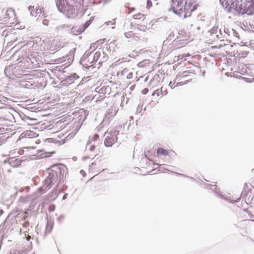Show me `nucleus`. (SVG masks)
Listing matches in <instances>:
<instances>
[{
	"instance_id": "obj_9",
	"label": "nucleus",
	"mask_w": 254,
	"mask_h": 254,
	"mask_svg": "<svg viewBox=\"0 0 254 254\" xmlns=\"http://www.w3.org/2000/svg\"><path fill=\"white\" fill-rule=\"evenodd\" d=\"M52 184V177L51 176V175H49V176L47 177V178L45 180L44 185L47 187V188L49 190L51 188Z\"/></svg>"
},
{
	"instance_id": "obj_19",
	"label": "nucleus",
	"mask_w": 254,
	"mask_h": 254,
	"mask_svg": "<svg viewBox=\"0 0 254 254\" xmlns=\"http://www.w3.org/2000/svg\"><path fill=\"white\" fill-rule=\"evenodd\" d=\"M29 225V223L28 221H25L23 224V227H28Z\"/></svg>"
},
{
	"instance_id": "obj_17",
	"label": "nucleus",
	"mask_w": 254,
	"mask_h": 254,
	"mask_svg": "<svg viewBox=\"0 0 254 254\" xmlns=\"http://www.w3.org/2000/svg\"><path fill=\"white\" fill-rule=\"evenodd\" d=\"M156 4H157V2H156L157 0H152ZM152 1L151 0H147L146 1V6L147 7L149 8L152 6Z\"/></svg>"
},
{
	"instance_id": "obj_26",
	"label": "nucleus",
	"mask_w": 254,
	"mask_h": 254,
	"mask_svg": "<svg viewBox=\"0 0 254 254\" xmlns=\"http://www.w3.org/2000/svg\"><path fill=\"white\" fill-rule=\"evenodd\" d=\"M3 213V211L2 209H0V216L2 215V214Z\"/></svg>"
},
{
	"instance_id": "obj_4",
	"label": "nucleus",
	"mask_w": 254,
	"mask_h": 254,
	"mask_svg": "<svg viewBox=\"0 0 254 254\" xmlns=\"http://www.w3.org/2000/svg\"><path fill=\"white\" fill-rule=\"evenodd\" d=\"M75 0H57L56 4L60 11L73 14L75 12Z\"/></svg>"
},
{
	"instance_id": "obj_31",
	"label": "nucleus",
	"mask_w": 254,
	"mask_h": 254,
	"mask_svg": "<svg viewBox=\"0 0 254 254\" xmlns=\"http://www.w3.org/2000/svg\"><path fill=\"white\" fill-rule=\"evenodd\" d=\"M189 56V53H188L187 55H186V54L185 55V57H187V56Z\"/></svg>"
},
{
	"instance_id": "obj_8",
	"label": "nucleus",
	"mask_w": 254,
	"mask_h": 254,
	"mask_svg": "<svg viewBox=\"0 0 254 254\" xmlns=\"http://www.w3.org/2000/svg\"><path fill=\"white\" fill-rule=\"evenodd\" d=\"M94 62V58L93 56L91 54L89 55H85L81 60V62L82 64L87 66H91V64H92Z\"/></svg>"
},
{
	"instance_id": "obj_6",
	"label": "nucleus",
	"mask_w": 254,
	"mask_h": 254,
	"mask_svg": "<svg viewBox=\"0 0 254 254\" xmlns=\"http://www.w3.org/2000/svg\"><path fill=\"white\" fill-rule=\"evenodd\" d=\"M190 39V35L189 32L185 30H180L177 38V42H183V45L187 44V41Z\"/></svg>"
},
{
	"instance_id": "obj_2",
	"label": "nucleus",
	"mask_w": 254,
	"mask_h": 254,
	"mask_svg": "<svg viewBox=\"0 0 254 254\" xmlns=\"http://www.w3.org/2000/svg\"><path fill=\"white\" fill-rule=\"evenodd\" d=\"M254 0H238L230 4L232 9L239 14L253 15L254 14Z\"/></svg>"
},
{
	"instance_id": "obj_13",
	"label": "nucleus",
	"mask_w": 254,
	"mask_h": 254,
	"mask_svg": "<svg viewBox=\"0 0 254 254\" xmlns=\"http://www.w3.org/2000/svg\"><path fill=\"white\" fill-rule=\"evenodd\" d=\"M166 94H167V93L166 92V91L164 92V93H163L162 92V88H161V89H158L155 90L153 92L152 95L154 96L155 95H156L157 96L159 97V96H162Z\"/></svg>"
},
{
	"instance_id": "obj_27",
	"label": "nucleus",
	"mask_w": 254,
	"mask_h": 254,
	"mask_svg": "<svg viewBox=\"0 0 254 254\" xmlns=\"http://www.w3.org/2000/svg\"><path fill=\"white\" fill-rule=\"evenodd\" d=\"M67 194H64V197H63V199H65L66 198V197H67Z\"/></svg>"
},
{
	"instance_id": "obj_21",
	"label": "nucleus",
	"mask_w": 254,
	"mask_h": 254,
	"mask_svg": "<svg viewBox=\"0 0 254 254\" xmlns=\"http://www.w3.org/2000/svg\"><path fill=\"white\" fill-rule=\"evenodd\" d=\"M224 32L226 34H229V29L226 28H224L223 29Z\"/></svg>"
},
{
	"instance_id": "obj_15",
	"label": "nucleus",
	"mask_w": 254,
	"mask_h": 254,
	"mask_svg": "<svg viewBox=\"0 0 254 254\" xmlns=\"http://www.w3.org/2000/svg\"><path fill=\"white\" fill-rule=\"evenodd\" d=\"M111 51V46L110 44H106V47L103 48V52L105 54H107V53H110Z\"/></svg>"
},
{
	"instance_id": "obj_32",
	"label": "nucleus",
	"mask_w": 254,
	"mask_h": 254,
	"mask_svg": "<svg viewBox=\"0 0 254 254\" xmlns=\"http://www.w3.org/2000/svg\"><path fill=\"white\" fill-rule=\"evenodd\" d=\"M32 133V132H30V131L29 132V134H30V133ZM29 135H30V134H29Z\"/></svg>"
},
{
	"instance_id": "obj_30",
	"label": "nucleus",
	"mask_w": 254,
	"mask_h": 254,
	"mask_svg": "<svg viewBox=\"0 0 254 254\" xmlns=\"http://www.w3.org/2000/svg\"><path fill=\"white\" fill-rule=\"evenodd\" d=\"M170 86L171 87H172V82H170Z\"/></svg>"
},
{
	"instance_id": "obj_16",
	"label": "nucleus",
	"mask_w": 254,
	"mask_h": 254,
	"mask_svg": "<svg viewBox=\"0 0 254 254\" xmlns=\"http://www.w3.org/2000/svg\"><path fill=\"white\" fill-rule=\"evenodd\" d=\"M48 190L47 187L44 186L43 185V186L39 188L38 189V191L41 193H45Z\"/></svg>"
},
{
	"instance_id": "obj_24",
	"label": "nucleus",
	"mask_w": 254,
	"mask_h": 254,
	"mask_svg": "<svg viewBox=\"0 0 254 254\" xmlns=\"http://www.w3.org/2000/svg\"><path fill=\"white\" fill-rule=\"evenodd\" d=\"M43 24H45V25H47V24H47V23H48V21H47V19H44V20H43Z\"/></svg>"
},
{
	"instance_id": "obj_14",
	"label": "nucleus",
	"mask_w": 254,
	"mask_h": 254,
	"mask_svg": "<svg viewBox=\"0 0 254 254\" xmlns=\"http://www.w3.org/2000/svg\"><path fill=\"white\" fill-rule=\"evenodd\" d=\"M104 144L107 147L111 146V138L110 136H107L105 139Z\"/></svg>"
},
{
	"instance_id": "obj_25",
	"label": "nucleus",
	"mask_w": 254,
	"mask_h": 254,
	"mask_svg": "<svg viewBox=\"0 0 254 254\" xmlns=\"http://www.w3.org/2000/svg\"><path fill=\"white\" fill-rule=\"evenodd\" d=\"M26 238L27 241H29L31 239V237L30 236H27Z\"/></svg>"
},
{
	"instance_id": "obj_22",
	"label": "nucleus",
	"mask_w": 254,
	"mask_h": 254,
	"mask_svg": "<svg viewBox=\"0 0 254 254\" xmlns=\"http://www.w3.org/2000/svg\"><path fill=\"white\" fill-rule=\"evenodd\" d=\"M31 76H32V75H30V74H26V75H25V79H31V78H29V77H31Z\"/></svg>"
},
{
	"instance_id": "obj_20",
	"label": "nucleus",
	"mask_w": 254,
	"mask_h": 254,
	"mask_svg": "<svg viewBox=\"0 0 254 254\" xmlns=\"http://www.w3.org/2000/svg\"><path fill=\"white\" fill-rule=\"evenodd\" d=\"M23 214H24V216L23 217V219L25 220L27 218L28 213H27V212L25 211L24 212Z\"/></svg>"
},
{
	"instance_id": "obj_23",
	"label": "nucleus",
	"mask_w": 254,
	"mask_h": 254,
	"mask_svg": "<svg viewBox=\"0 0 254 254\" xmlns=\"http://www.w3.org/2000/svg\"><path fill=\"white\" fill-rule=\"evenodd\" d=\"M95 148V146H94V145H92L90 146V148H89V150L91 151H92L94 150V149Z\"/></svg>"
},
{
	"instance_id": "obj_10",
	"label": "nucleus",
	"mask_w": 254,
	"mask_h": 254,
	"mask_svg": "<svg viewBox=\"0 0 254 254\" xmlns=\"http://www.w3.org/2000/svg\"><path fill=\"white\" fill-rule=\"evenodd\" d=\"M132 17L136 20H141L144 21L145 19V15L143 14L138 13L133 15Z\"/></svg>"
},
{
	"instance_id": "obj_29",
	"label": "nucleus",
	"mask_w": 254,
	"mask_h": 254,
	"mask_svg": "<svg viewBox=\"0 0 254 254\" xmlns=\"http://www.w3.org/2000/svg\"><path fill=\"white\" fill-rule=\"evenodd\" d=\"M220 33L221 34H222V31L221 29H220Z\"/></svg>"
},
{
	"instance_id": "obj_12",
	"label": "nucleus",
	"mask_w": 254,
	"mask_h": 254,
	"mask_svg": "<svg viewBox=\"0 0 254 254\" xmlns=\"http://www.w3.org/2000/svg\"><path fill=\"white\" fill-rule=\"evenodd\" d=\"M99 138V136L97 134H94L93 136H90L87 141V144L89 145L93 141L97 140Z\"/></svg>"
},
{
	"instance_id": "obj_11",
	"label": "nucleus",
	"mask_w": 254,
	"mask_h": 254,
	"mask_svg": "<svg viewBox=\"0 0 254 254\" xmlns=\"http://www.w3.org/2000/svg\"><path fill=\"white\" fill-rule=\"evenodd\" d=\"M157 154L158 156L161 155H169V152L168 150H165L162 148H158L157 150Z\"/></svg>"
},
{
	"instance_id": "obj_5",
	"label": "nucleus",
	"mask_w": 254,
	"mask_h": 254,
	"mask_svg": "<svg viewBox=\"0 0 254 254\" xmlns=\"http://www.w3.org/2000/svg\"><path fill=\"white\" fill-rule=\"evenodd\" d=\"M1 13H4V14L0 16V29H2L7 26V24L9 23L10 19L9 13H12V11L9 10H6L3 11V10L0 11Z\"/></svg>"
},
{
	"instance_id": "obj_18",
	"label": "nucleus",
	"mask_w": 254,
	"mask_h": 254,
	"mask_svg": "<svg viewBox=\"0 0 254 254\" xmlns=\"http://www.w3.org/2000/svg\"><path fill=\"white\" fill-rule=\"evenodd\" d=\"M17 153L19 155H22L24 153V150L20 148L18 150Z\"/></svg>"
},
{
	"instance_id": "obj_7",
	"label": "nucleus",
	"mask_w": 254,
	"mask_h": 254,
	"mask_svg": "<svg viewBox=\"0 0 254 254\" xmlns=\"http://www.w3.org/2000/svg\"><path fill=\"white\" fill-rule=\"evenodd\" d=\"M23 160L19 158L9 157L4 161V163L8 164L11 167L16 168L20 166Z\"/></svg>"
},
{
	"instance_id": "obj_28",
	"label": "nucleus",
	"mask_w": 254,
	"mask_h": 254,
	"mask_svg": "<svg viewBox=\"0 0 254 254\" xmlns=\"http://www.w3.org/2000/svg\"><path fill=\"white\" fill-rule=\"evenodd\" d=\"M127 71V69L126 68H125V69H124V70L123 71V72H125L126 71Z\"/></svg>"
},
{
	"instance_id": "obj_3",
	"label": "nucleus",
	"mask_w": 254,
	"mask_h": 254,
	"mask_svg": "<svg viewBox=\"0 0 254 254\" xmlns=\"http://www.w3.org/2000/svg\"><path fill=\"white\" fill-rule=\"evenodd\" d=\"M33 47L35 50L41 52L53 51L56 49L57 45L53 38L45 36L42 38H37Z\"/></svg>"
},
{
	"instance_id": "obj_1",
	"label": "nucleus",
	"mask_w": 254,
	"mask_h": 254,
	"mask_svg": "<svg viewBox=\"0 0 254 254\" xmlns=\"http://www.w3.org/2000/svg\"><path fill=\"white\" fill-rule=\"evenodd\" d=\"M197 7L194 0H172L173 12L183 18L190 17Z\"/></svg>"
}]
</instances>
